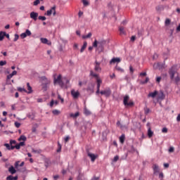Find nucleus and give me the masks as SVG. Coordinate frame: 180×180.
Returning <instances> with one entry per match:
<instances>
[{"mask_svg":"<svg viewBox=\"0 0 180 180\" xmlns=\"http://www.w3.org/2000/svg\"><path fill=\"white\" fill-rule=\"evenodd\" d=\"M176 75H178V68H176V65H173L169 69V75L171 79H174Z\"/></svg>","mask_w":180,"mask_h":180,"instance_id":"1","label":"nucleus"},{"mask_svg":"<svg viewBox=\"0 0 180 180\" xmlns=\"http://www.w3.org/2000/svg\"><path fill=\"white\" fill-rule=\"evenodd\" d=\"M53 83L58 84V85L62 88H67V86L64 84V82L61 79V75H59L56 79H54Z\"/></svg>","mask_w":180,"mask_h":180,"instance_id":"2","label":"nucleus"},{"mask_svg":"<svg viewBox=\"0 0 180 180\" xmlns=\"http://www.w3.org/2000/svg\"><path fill=\"white\" fill-rule=\"evenodd\" d=\"M130 99V97L129 96H125L124 97V100H123V103L124 105V106H134V103L132 101H130L129 102V100Z\"/></svg>","mask_w":180,"mask_h":180,"instance_id":"3","label":"nucleus"},{"mask_svg":"<svg viewBox=\"0 0 180 180\" xmlns=\"http://www.w3.org/2000/svg\"><path fill=\"white\" fill-rule=\"evenodd\" d=\"M94 65V70L96 71V72H101V71H102V68H101V63L96 60Z\"/></svg>","mask_w":180,"mask_h":180,"instance_id":"4","label":"nucleus"},{"mask_svg":"<svg viewBox=\"0 0 180 180\" xmlns=\"http://www.w3.org/2000/svg\"><path fill=\"white\" fill-rule=\"evenodd\" d=\"M97 82V90L96 91V95H99L100 91H101V85L102 84V79H97L96 80Z\"/></svg>","mask_w":180,"mask_h":180,"instance_id":"5","label":"nucleus"},{"mask_svg":"<svg viewBox=\"0 0 180 180\" xmlns=\"http://www.w3.org/2000/svg\"><path fill=\"white\" fill-rule=\"evenodd\" d=\"M100 93L101 95H105V96L109 97L112 94V91H110V89H107L104 91H101Z\"/></svg>","mask_w":180,"mask_h":180,"instance_id":"6","label":"nucleus"},{"mask_svg":"<svg viewBox=\"0 0 180 180\" xmlns=\"http://www.w3.org/2000/svg\"><path fill=\"white\" fill-rule=\"evenodd\" d=\"M41 82L42 85H49V84H50V80H49L46 76H43L41 77Z\"/></svg>","mask_w":180,"mask_h":180,"instance_id":"7","label":"nucleus"},{"mask_svg":"<svg viewBox=\"0 0 180 180\" xmlns=\"http://www.w3.org/2000/svg\"><path fill=\"white\" fill-rule=\"evenodd\" d=\"M30 16L31 19H33V20L36 21V20H37L39 13L32 11V12L30 13Z\"/></svg>","mask_w":180,"mask_h":180,"instance_id":"8","label":"nucleus"},{"mask_svg":"<svg viewBox=\"0 0 180 180\" xmlns=\"http://www.w3.org/2000/svg\"><path fill=\"white\" fill-rule=\"evenodd\" d=\"M71 95L73 96L74 99L78 98V96H79V91H76L75 90L71 91Z\"/></svg>","mask_w":180,"mask_h":180,"instance_id":"9","label":"nucleus"},{"mask_svg":"<svg viewBox=\"0 0 180 180\" xmlns=\"http://www.w3.org/2000/svg\"><path fill=\"white\" fill-rule=\"evenodd\" d=\"M153 169L154 174H158L160 172V167H158V165L154 164L153 165Z\"/></svg>","mask_w":180,"mask_h":180,"instance_id":"10","label":"nucleus"},{"mask_svg":"<svg viewBox=\"0 0 180 180\" xmlns=\"http://www.w3.org/2000/svg\"><path fill=\"white\" fill-rule=\"evenodd\" d=\"M120 61H122V60L120 59V58H112V60L110 61V64H115V63H120Z\"/></svg>","mask_w":180,"mask_h":180,"instance_id":"11","label":"nucleus"},{"mask_svg":"<svg viewBox=\"0 0 180 180\" xmlns=\"http://www.w3.org/2000/svg\"><path fill=\"white\" fill-rule=\"evenodd\" d=\"M87 155L91 158L92 162H94L95 160H96V156L94 153L88 152Z\"/></svg>","mask_w":180,"mask_h":180,"instance_id":"12","label":"nucleus"},{"mask_svg":"<svg viewBox=\"0 0 180 180\" xmlns=\"http://www.w3.org/2000/svg\"><path fill=\"white\" fill-rule=\"evenodd\" d=\"M90 75H91V77H94V78H96V81H98V79H101L99 75L94 73V71H92V70L90 71Z\"/></svg>","mask_w":180,"mask_h":180,"instance_id":"13","label":"nucleus"},{"mask_svg":"<svg viewBox=\"0 0 180 180\" xmlns=\"http://www.w3.org/2000/svg\"><path fill=\"white\" fill-rule=\"evenodd\" d=\"M157 95H158V91H155L154 92L149 93L148 96V98H155V96H157Z\"/></svg>","mask_w":180,"mask_h":180,"instance_id":"14","label":"nucleus"},{"mask_svg":"<svg viewBox=\"0 0 180 180\" xmlns=\"http://www.w3.org/2000/svg\"><path fill=\"white\" fill-rule=\"evenodd\" d=\"M158 99H165V94H164V92L162 91H160L159 94H158Z\"/></svg>","mask_w":180,"mask_h":180,"instance_id":"15","label":"nucleus"},{"mask_svg":"<svg viewBox=\"0 0 180 180\" xmlns=\"http://www.w3.org/2000/svg\"><path fill=\"white\" fill-rule=\"evenodd\" d=\"M24 146H25V141L20 142L15 145V148L16 150H20V147H23Z\"/></svg>","mask_w":180,"mask_h":180,"instance_id":"16","label":"nucleus"},{"mask_svg":"<svg viewBox=\"0 0 180 180\" xmlns=\"http://www.w3.org/2000/svg\"><path fill=\"white\" fill-rule=\"evenodd\" d=\"M8 172H10V174L13 175V174H16V169H15V167H13V166H11L8 168Z\"/></svg>","mask_w":180,"mask_h":180,"instance_id":"17","label":"nucleus"},{"mask_svg":"<svg viewBox=\"0 0 180 180\" xmlns=\"http://www.w3.org/2000/svg\"><path fill=\"white\" fill-rule=\"evenodd\" d=\"M18 74V72L16 70L13 71V72L8 75H7V80L11 79L13 75H16Z\"/></svg>","mask_w":180,"mask_h":180,"instance_id":"18","label":"nucleus"},{"mask_svg":"<svg viewBox=\"0 0 180 180\" xmlns=\"http://www.w3.org/2000/svg\"><path fill=\"white\" fill-rule=\"evenodd\" d=\"M87 46H88V43L86 41H84L83 46L80 49V53H84Z\"/></svg>","mask_w":180,"mask_h":180,"instance_id":"19","label":"nucleus"},{"mask_svg":"<svg viewBox=\"0 0 180 180\" xmlns=\"http://www.w3.org/2000/svg\"><path fill=\"white\" fill-rule=\"evenodd\" d=\"M54 9H56V6L52 7L50 10H48L46 11L47 16H51V13H53V11H54Z\"/></svg>","mask_w":180,"mask_h":180,"instance_id":"20","label":"nucleus"},{"mask_svg":"<svg viewBox=\"0 0 180 180\" xmlns=\"http://www.w3.org/2000/svg\"><path fill=\"white\" fill-rule=\"evenodd\" d=\"M27 94H32V92H33V90L32 89V86H30V83H27Z\"/></svg>","mask_w":180,"mask_h":180,"instance_id":"21","label":"nucleus"},{"mask_svg":"<svg viewBox=\"0 0 180 180\" xmlns=\"http://www.w3.org/2000/svg\"><path fill=\"white\" fill-rule=\"evenodd\" d=\"M79 116V112H77L75 114L74 113H70V117H73V119H75L76 117H78Z\"/></svg>","mask_w":180,"mask_h":180,"instance_id":"22","label":"nucleus"},{"mask_svg":"<svg viewBox=\"0 0 180 180\" xmlns=\"http://www.w3.org/2000/svg\"><path fill=\"white\" fill-rule=\"evenodd\" d=\"M6 180H18V176H13L12 175H10L6 177Z\"/></svg>","mask_w":180,"mask_h":180,"instance_id":"23","label":"nucleus"},{"mask_svg":"<svg viewBox=\"0 0 180 180\" xmlns=\"http://www.w3.org/2000/svg\"><path fill=\"white\" fill-rule=\"evenodd\" d=\"M82 39H91L92 37V32H89L87 35H82Z\"/></svg>","mask_w":180,"mask_h":180,"instance_id":"24","label":"nucleus"},{"mask_svg":"<svg viewBox=\"0 0 180 180\" xmlns=\"http://www.w3.org/2000/svg\"><path fill=\"white\" fill-rule=\"evenodd\" d=\"M154 134V132L151 131V127H149L148 129V136L149 138H151V136Z\"/></svg>","mask_w":180,"mask_h":180,"instance_id":"25","label":"nucleus"},{"mask_svg":"<svg viewBox=\"0 0 180 180\" xmlns=\"http://www.w3.org/2000/svg\"><path fill=\"white\" fill-rule=\"evenodd\" d=\"M26 140H27V139L26 138V136L25 135H22L20 136V138L18 139V141H26Z\"/></svg>","mask_w":180,"mask_h":180,"instance_id":"26","label":"nucleus"},{"mask_svg":"<svg viewBox=\"0 0 180 180\" xmlns=\"http://www.w3.org/2000/svg\"><path fill=\"white\" fill-rule=\"evenodd\" d=\"M119 30H120V34H126V31H124V27H120Z\"/></svg>","mask_w":180,"mask_h":180,"instance_id":"27","label":"nucleus"},{"mask_svg":"<svg viewBox=\"0 0 180 180\" xmlns=\"http://www.w3.org/2000/svg\"><path fill=\"white\" fill-rule=\"evenodd\" d=\"M53 115H54L55 116H58V115H60V113H61L60 110H53L52 111Z\"/></svg>","mask_w":180,"mask_h":180,"instance_id":"28","label":"nucleus"},{"mask_svg":"<svg viewBox=\"0 0 180 180\" xmlns=\"http://www.w3.org/2000/svg\"><path fill=\"white\" fill-rule=\"evenodd\" d=\"M5 38V32H0V41H2Z\"/></svg>","mask_w":180,"mask_h":180,"instance_id":"29","label":"nucleus"},{"mask_svg":"<svg viewBox=\"0 0 180 180\" xmlns=\"http://www.w3.org/2000/svg\"><path fill=\"white\" fill-rule=\"evenodd\" d=\"M40 41L43 43V44H47V43H49V40L46 38H41Z\"/></svg>","mask_w":180,"mask_h":180,"instance_id":"30","label":"nucleus"},{"mask_svg":"<svg viewBox=\"0 0 180 180\" xmlns=\"http://www.w3.org/2000/svg\"><path fill=\"white\" fill-rule=\"evenodd\" d=\"M165 26H169L171 25V20L169 18H167L165 22Z\"/></svg>","mask_w":180,"mask_h":180,"instance_id":"31","label":"nucleus"},{"mask_svg":"<svg viewBox=\"0 0 180 180\" xmlns=\"http://www.w3.org/2000/svg\"><path fill=\"white\" fill-rule=\"evenodd\" d=\"M84 115H86V116H89V115H91V111L86 108H84Z\"/></svg>","mask_w":180,"mask_h":180,"instance_id":"32","label":"nucleus"},{"mask_svg":"<svg viewBox=\"0 0 180 180\" xmlns=\"http://www.w3.org/2000/svg\"><path fill=\"white\" fill-rule=\"evenodd\" d=\"M124 134H122L120 137V143H122V144H123V143H124Z\"/></svg>","mask_w":180,"mask_h":180,"instance_id":"33","label":"nucleus"},{"mask_svg":"<svg viewBox=\"0 0 180 180\" xmlns=\"http://www.w3.org/2000/svg\"><path fill=\"white\" fill-rule=\"evenodd\" d=\"M180 78L179 76L177 75L176 77L174 78V82L176 84H179Z\"/></svg>","mask_w":180,"mask_h":180,"instance_id":"34","label":"nucleus"},{"mask_svg":"<svg viewBox=\"0 0 180 180\" xmlns=\"http://www.w3.org/2000/svg\"><path fill=\"white\" fill-rule=\"evenodd\" d=\"M115 69L117 70V71H119L120 72H124V70H123L122 68L119 66H116Z\"/></svg>","mask_w":180,"mask_h":180,"instance_id":"35","label":"nucleus"},{"mask_svg":"<svg viewBox=\"0 0 180 180\" xmlns=\"http://www.w3.org/2000/svg\"><path fill=\"white\" fill-rule=\"evenodd\" d=\"M18 91L19 92H27V90H25V88H22V87H18Z\"/></svg>","mask_w":180,"mask_h":180,"instance_id":"36","label":"nucleus"},{"mask_svg":"<svg viewBox=\"0 0 180 180\" xmlns=\"http://www.w3.org/2000/svg\"><path fill=\"white\" fill-rule=\"evenodd\" d=\"M148 81H150V78L146 77L145 81L141 82V84L142 85H144V84H147V82H148Z\"/></svg>","mask_w":180,"mask_h":180,"instance_id":"37","label":"nucleus"},{"mask_svg":"<svg viewBox=\"0 0 180 180\" xmlns=\"http://www.w3.org/2000/svg\"><path fill=\"white\" fill-rule=\"evenodd\" d=\"M24 33L26 34V36H32V32H30L29 30H26Z\"/></svg>","mask_w":180,"mask_h":180,"instance_id":"38","label":"nucleus"},{"mask_svg":"<svg viewBox=\"0 0 180 180\" xmlns=\"http://www.w3.org/2000/svg\"><path fill=\"white\" fill-rule=\"evenodd\" d=\"M82 3L84 6H88L89 5V2L86 0H82Z\"/></svg>","mask_w":180,"mask_h":180,"instance_id":"39","label":"nucleus"},{"mask_svg":"<svg viewBox=\"0 0 180 180\" xmlns=\"http://www.w3.org/2000/svg\"><path fill=\"white\" fill-rule=\"evenodd\" d=\"M98 40L95 39L93 43V47H95V48L98 47Z\"/></svg>","mask_w":180,"mask_h":180,"instance_id":"40","label":"nucleus"},{"mask_svg":"<svg viewBox=\"0 0 180 180\" xmlns=\"http://www.w3.org/2000/svg\"><path fill=\"white\" fill-rule=\"evenodd\" d=\"M27 117H29V119H31V120H34V115L33 114H29L27 115Z\"/></svg>","mask_w":180,"mask_h":180,"instance_id":"41","label":"nucleus"},{"mask_svg":"<svg viewBox=\"0 0 180 180\" xmlns=\"http://www.w3.org/2000/svg\"><path fill=\"white\" fill-rule=\"evenodd\" d=\"M104 44H105V41H98V47H102V46H103Z\"/></svg>","mask_w":180,"mask_h":180,"instance_id":"42","label":"nucleus"},{"mask_svg":"<svg viewBox=\"0 0 180 180\" xmlns=\"http://www.w3.org/2000/svg\"><path fill=\"white\" fill-rule=\"evenodd\" d=\"M3 65H6V60L0 61V66L3 67Z\"/></svg>","mask_w":180,"mask_h":180,"instance_id":"43","label":"nucleus"},{"mask_svg":"<svg viewBox=\"0 0 180 180\" xmlns=\"http://www.w3.org/2000/svg\"><path fill=\"white\" fill-rule=\"evenodd\" d=\"M13 39V41H18V40H19V35L18 34H15Z\"/></svg>","mask_w":180,"mask_h":180,"instance_id":"44","label":"nucleus"},{"mask_svg":"<svg viewBox=\"0 0 180 180\" xmlns=\"http://www.w3.org/2000/svg\"><path fill=\"white\" fill-rule=\"evenodd\" d=\"M58 148L57 149V153L61 152V145L60 144V142H58Z\"/></svg>","mask_w":180,"mask_h":180,"instance_id":"45","label":"nucleus"},{"mask_svg":"<svg viewBox=\"0 0 180 180\" xmlns=\"http://www.w3.org/2000/svg\"><path fill=\"white\" fill-rule=\"evenodd\" d=\"M38 19L39 20H46V16H41V15H39V17H38Z\"/></svg>","mask_w":180,"mask_h":180,"instance_id":"46","label":"nucleus"},{"mask_svg":"<svg viewBox=\"0 0 180 180\" xmlns=\"http://www.w3.org/2000/svg\"><path fill=\"white\" fill-rule=\"evenodd\" d=\"M14 124H15V127H17V129H19V127H20V123L18 122H15L14 123Z\"/></svg>","mask_w":180,"mask_h":180,"instance_id":"47","label":"nucleus"},{"mask_svg":"<svg viewBox=\"0 0 180 180\" xmlns=\"http://www.w3.org/2000/svg\"><path fill=\"white\" fill-rule=\"evenodd\" d=\"M39 4H40V0H35L34 1V6H37V5H39Z\"/></svg>","mask_w":180,"mask_h":180,"instance_id":"48","label":"nucleus"},{"mask_svg":"<svg viewBox=\"0 0 180 180\" xmlns=\"http://www.w3.org/2000/svg\"><path fill=\"white\" fill-rule=\"evenodd\" d=\"M117 161H119V156L116 155L114 157L113 162H117Z\"/></svg>","mask_w":180,"mask_h":180,"instance_id":"49","label":"nucleus"},{"mask_svg":"<svg viewBox=\"0 0 180 180\" xmlns=\"http://www.w3.org/2000/svg\"><path fill=\"white\" fill-rule=\"evenodd\" d=\"M162 133H168V129L167 127L162 128Z\"/></svg>","mask_w":180,"mask_h":180,"instance_id":"50","label":"nucleus"},{"mask_svg":"<svg viewBox=\"0 0 180 180\" xmlns=\"http://www.w3.org/2000/svg\"><path fill=\"white\" fill-rule=\"evenodd\" d=\"M42 85H43L42 89H44V91H47L49 84H42Z\"/></svg>","mask_w":180,"mask_h":180,"instance_id":"51","label":"nucleus"},{"mask_svg":"<svg viewBox=\"0 0 180 180\" xmlns=\"http://www.w3.org/2000/svg\"><path fill=\"white\" fill-rule=\"evenodd\" d=\"M159 178H160L161 179L160 180H164L163 178H164V174L162 172L160 173L159 174Z\"/></svg>","mask_w":180,"mask_h":180,"instance_id":"52","label":"nucleus"},{"mask_svg":"<svg viewBox=\"0 0 180 180\" xmlns=\"http://www.w3.org/2000/svg\"><path fill=\"white\" fill-rule=\"evenodd\" d=\"M20 37L21 39H25V37H27V36L24 32L20 34Z\"/></svg>","mask_w":180,"mask_h":180,"instance_id":"53","label":"nucleus"},{"mask_svg":"<svg viewBox=\"0 0 180 180\" xmlns=\"http://www.w3.org/2000/svg\"><path fill=\"white\" fill-rule=\"evenodd\" d=\"M13 144H16V141L15 140L10 141V145L13 146Z\"/></svg>","mask_w":180,"mask_h":180,"instance_id":"54","label":"nucleus"},{"mask_svg":"<svg viewBox=\"0 0 180 180\" xmlns=\"http://www.w3.org/2000/svg\"><path fill=\"white\" fill-rule=\"evenodd\" d=\"M4 146L7 150H11V145H9V143H6Z\"/></svg>","mask_w":180,"mask_h":180,"instance_id":"55","label":"nucleus"},{"mask_svg":"<svg viewBox=\"0 0 180 180\" xmlns=\"http://www.w3.org/2000/svg\"><path fill=\"white\" fill-rule=\"evenodd\" d=\"M87 91H90V92H91V94H94V87H92V88L88 87Z\"/></svg>","mask_w":180,"mask_h":180,"instance_id":"56","label":"nucleus"},{"mask_svg":"<svg viewBox=\"0 0 180 180\" xmlns=\"http://www.w3.org/2000/svg\"><path fill=\"white\" fill-rule=\"evenodd\" d=\"M129 71L133 74L134 72V69H133V66L130 65L129 66Z\"/></svg>","mask_w":180,"mask_h":180,"instance_id":"57","label":"nucleus"},{"mask_svg":"<svg viewBox=\"0 0 180 180\" xmlns=\"http://www.w3.org/2000/svg\"><path fill=\"white\" fill-rule=\"evenodd\" d=\"M174 147H170V148H169V153H174Z\"/></svg>","mask_w":180,"mask_h":180,"instance_id":"58","label":"nucleus"},{"mask_svg":"<svg viewBox=\"0 0 180 180\" xmlns=\"http://www.w3.org/2000/svg\"><path fill=\"white\" fill-rule=\"evenodd\" d=\"M146 75H147V72H146L140 73L141 77H146Z\"/></svg>","mask_w":180,"mask_h":180,"instance_id":"59","label":"nucleus"},{"mask_svg":"<svg viewBox=\"0 0 180 180\" xmlns=\"http://www.w3.org/2000/svg\"><path fill=\"white\" fill-rule=\"evenodd\" d=\"M164 167H165V168H169V164H168V163H164Z\"/></svg>","mask_w":180,"mask_h":180,"instance_id":"60","label":"nucleus"},{"mask_svg":"<svg viewBox=\"0 0 180 180\" xmlns=\"http://www.w3.org/2000/svg\"><path fill=\"white\" fill-rule=\"evenodd\" d=\"M156 82H161V77H158L156 78Z\"/></svg>","mask_w":180,"mask_h":180,"instance_id":"61","label":"nucleus"},{"mask_svg":"<svg viewBox=\"0 0 180 180\" xmlns=\"http://www.w3.org/2000/svg\"><path fill=\"white\" fill-rule=\"evenodd\" d=\"M70 140V136H66L65 138V143H68V141Z\"/></svg>","mask_w":180,"mask_h":180,"instance_id":"62","label":"nucleus"},{"mask_svg":"<svg viewBox=\"0 0 180 180\" xmlns=\"http://www.w3.org/2000/svg\"><path fill=\"white\" fill-rule=\"evenodd\" d=\"M134 40H136V36H132L131 37V41H134Z\"/></svg>","mask_w":180,"mask_h":180,"instance_id":"63","label":"nucleus"},{"mask_svg":"<svg viewBox=\"0 0 180 180\" xmlns=\"http://www.w3.org/2000/svg\"><path fill=\"white\" fill-rule=\"evenodd\" d=\"M176 120H177V122H180V114L178 115V116L176 117Z\"/></svg>","mask_w":180,"mask_h":180,"instance_id":"64","label":"nucleus"}]
</instances>
